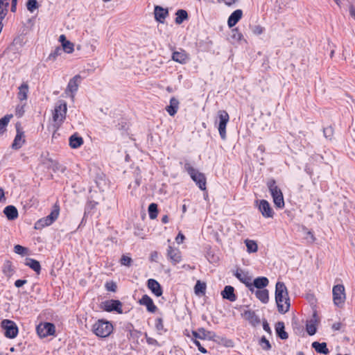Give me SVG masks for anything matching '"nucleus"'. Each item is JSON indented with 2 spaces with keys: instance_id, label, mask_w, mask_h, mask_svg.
Masks as SVG:
<instances>
[{
  "instance_id": "nucleus-1",
  "label": "nucleus",
  "mask_w": 355,
  "mask_h": 355,
  "mask_svg": "<svg viewBox=\"0 0 355 355\" xmlns=\"http://www.w3.org/2000/svg\"><path fill=\"white\" fill-rule=\"evenodd\" d=\"M275 301L278 311L286 313L290 308V298L284 283L278 282L275 286Z\"/></svg>"
},
{
  "instance_id": "nucleus-2",
  "label": "nucleus",
  "mask_w": 355,
  "mask_h": 355,
  "mask_svg": "<svg viewBox=\"0 0 355 355\" xmlns=\"http://www.w3.org/2000/svg\"><path fill=\"white\" fill-rule=\"evenodd\" d=\"M67 111V103L64 101L58 102L53 112V125L58 129L64 122Z\"/></svg>"
},
{
  "instance_id": "nucleus-3",
  "label": "nucleus",
  "mask_w": 355,
  "mask_h": 355,
  "mask_svg": "<svg viewBox=\"0 0 355 355\" xmlns=\"http://www.w3.org/2000/svg\"><path fill=\"white\" fill-rule=\"evenodd\" d=\"M93 332L98 337L105 338L112 332V324L103 320H98L92 327Z\"/></svg>"
},
{
  "instance_id": "nucleus-4",
  "label": "nucleus",
  "mask_w": 355,
  "mask_h": 355,
  "mask_svg": "<svg viewBox=\"0 0 355 355\" xmlns=\"http://www.w3.org/2000/svg\"><path fill=\"white\" fill-rule=\"evenodd\" d=\"M184 169L201 190L206 189V178L203 173L196 170L189 163H185Z\"/></svg>"
},
{
  "instance_id": "nucleus-5",
  "label": "nucleus",
  "mask_w": 355,
  "mask_h": 355,
  "mask_svg": "<svg viewBox=\"0 0 355 355\" xmlns=\"http://www.w3.org/2000/svg\"><path fill=\"white\" fill-rule=\"evenodd\" d=\"M60 212V207L58 205H55L53 209L49 215L38 220L35 224V229L41 230L46 226L51 225L58 217Z\"/></svg>"
},
{
  "instance_id": "nucleus-6",
  "label": "nucleus",
  "mask_w": 355,
  "mask_h": 355,
  "mask_svg": "<svg viewBox=\"0 0 355 355\" xmlns=\"http://www.w3.org/2000/svg\"><path fill=\"white\" fill-rule=\"evenodd\" d=\"M268 187L273 198L275 206L282 208L284 206V200L282 191L276 185L275 181L272 180L268 182Z\"/></svg>"
},
{
  "instance_id": "nucleus-7",
  "label": "nucleus",
  "mask_w": 355,
  "mask_h": 355,
  "mask_svg": "<svg viewBox=\"0 0 355 355\" xmlns=\"http://www.w3.org/2000/svg\"><path fill=\"white\" fill-rule=\"evenodd\" d=\"M332 294L334 304L338 307H342L346 299L344 286L343 284L335 285L332 289Z\"/></svg>"
},
{
  "instance_id": "nucleus-8",
  "label": "nucleus",
  "mask_w": 355,
  "mask_h": 355,
  "mask_svg": "<svg viewBox=\"0 0 355 355\" xmlns=\"http://www.w3.org/2000/svg\"><path fill=\"white\" fill-rule=\"evenodd\" d=\"M1 327L5 330L4 335L9 338H14L17 336L18 327L12 320H3L1 322Z\"/></svg>"
},
{
  "instance_id": "nucleus-9",
  "label": "nucleus",
  "mask_w": 355,
  "mask_h": 355,
  "mask_svg": "<svg viewBox=\"0 0 355 355\" xmlns=\"http://www.w3.org/2000/svg\"><path fill=\"white\" fill-rule=\"evenodd\" d=\"M38 336L41 338H45L49 336L54 335L55 332V325L50 322L41 323L36 328Z\"/></svg>"
},
{
  "instance_id": "nucleus-10",
  "label": "nucleus",
  "mask_w": 355,
  "mask_h": 355,
  "mask_svg": "<svg viewBox=\"0 0 355 355\" xmlns=\"http://www.w3.org/2000/svg\"><path fill=\"white\" fill-rule=\"evenodd\" d=\"M218 115L220 119L218 132L221 138L225 139L226 138V125L230 119L229 114L225 110H219Z\"/></svg>"
},
{
  "instance_id": "nucleus-11",
  "label": "nucleus",
  "mask_w": 355,
  "mask_h": 355,
  "mask_svg": "<svg viewBox=\"0 0 355 355\" xmlns=\"http://www.w3.org/2000/svg\"><path fill=\"white\" fill-rule=\"evenodd\" d=\"M167 257L172 264L175 265L182 260L181 252L178 248L168 246L167 249Z\"/></svg>"
},
{
  "instance_id": "nucleus-12",
  "label": "nucleus",
  "mask_w": 355,
  "mask_h": 355,
  "mask_svg": "<svg viewBox=\"0 0 355 355\" xmlns=\"http://www.w3.org/2000/svg\"><path fill=\"white\" fill-rule=\"evenodd\" d=\"M104 309L106 311H116L119 313H122V304L119 300H108L103 303Z\"/></svg>"
},
{
  "instance_id": "nucleus-13",
  "label": "nucleus",
  "mask_w": 355,
  "mask_h": 355,
  "mask_svg": "<svg viewBox=\"0 0 355 355\" xmlns=\"http://www.w3.org/2000/svg\"><path fill=\"white\" fill-rule=\"evenodd\" d=\"M259 209L262 216L265 218H272L273 216V211L269 202L266 200H261L260 201Z\"/></svg>"
},
{
  "instance_id": "nucleus-14",
  "label": "nucleus",
  "mask_w": 355,
  "mask_h": 355,
  "mask_svg": "<svg viewBox=\"0 0 355 355\" xmlns=\"http://www.w3.org/2000/svg\"><path fill=\"white\" fill-rule=\"evenodd\" d=\"M189 59V54L183 49L174 51L172 54V60L180 64H185Z\"/></svg>"
},
{
  "instance_id": "nucleus-15",
  "label": "nucleus",
  "mask_w": 355,
  "mask_h": 355,
  "mask_svg": "<svg viewBox=\"0 0 355 355\" xmlns=\"http://www.w3.org/2000/svg\"><path fill=\"white\" fill-rule=\"evenodd\" d=\"M192 335L194 338H199L201 340H205L207 338L211 340V339H213L214 336H215L213 332L207 331L205 329H204L202 327L199 328L198 329V331H192Z\"/></svg>"
},
{
  "instance_id": "nucleus-16",
  "label": "nucleus",
  "mask_w": 355,
  "mask_h": 355,
  "mask_svg": "<svg viewBox=\"0 0 355 355\" xmlns=\"http://www.w3.org/2000/svg\"><path fill=\"white\" fill-rule=\"evenodd\" d=\"M139 302L141 305L145 306L148 311L150 313H154L157 310V306L154 304L153 300L147 295H143Z\"/></svg>"
},
{
  "instance_id": "nucleus-17",
  "label": "nucleus",
  "mask_w": 355,
  "mask_h": 355,
  "mask_svg": "<svg viewBox=\"0 0 355 355\" xmlns=\"http://www.w3.org/2000/svg\"><path fill=\"white\" fill-rule=\"evenodd\" d=\"M154 14L155 19L160 23H163L168 15V11L167 9H165L162 6H155Z\"/></svg>"
},
{
  "instance_id": "nucleus-18",
  "label": "nucleus",
  "mask_w": 355,
  "mask_h": 355,
  "mask_svg": "<svg viewBox=\"0 0 355 355\" xmlns=\"http://www.w3.org/2000/svg\"><path fill=\"white\" fill-rule=\"evenodd\" d=\"M148 288L157 297L162 295V289L160 284L154 279H150L148 280Z\"/></svg>"
},
{
  "instance_id": "nucleus-19",
  "label": "nucleus",
  "mask_w": 355,
  "mask_h": 355,
  "mask_svg": "<svg viewBox=\"0 0 355 355\" xmlns=\"http://www.w3.org/2000/svg\"><path fill=\"white\" fill-rule=\"evenodd\" d=\"M25 142L24 135L22 131H20L19 128H17V135L12 144L13 149H19Z\"/></svg>"
},
{
  "instance_id": "nucleus-20",
  "label": "nucleus",
  "mask_w": 355,
  "mask_h": 355,
  "mask_svg": "<svg viewBox=\"0 0 355 355\" xmlns=\"http://www.w3.org/2000/svg\"><path fill=\"white\" fill-rule=\"evenodd\" d=\"M243 15V12L241 10H236L234 11L231 15L229 17L227 24L230 28L234 26L238 21L241 19Z\"/></svg>"
},
{
  "instance_id": "nucleus-21",
  "label": "nucleus",
  "mask_w": 355,
  "mask_h": 355,
  "mask_svg": "<svg viewBox=\"0 0 355 355\" xmlns=\"http://www.w3.org/2000/svg\"><path fill=\"white\" fill-rule=\"evenodd\" d=\"M221 295L224 299H227L230 302H234L236 299L234 294V288L232 286H226Z\"/></svg>"
},
{
  "instance_id": "nucleus-22",
  "label": "nucleus",
  "mask_w": 355,
  "mask_h": 355,
  "mask_svg": "<svg viewBox=\"0 0 355 355\" xmlns=\"http://www.w3.org/2000/svg\"><path fill=\"white\" fill-rule=\"evenodd\" d=\"M69 146L75 149L83 145V139L78 133H74L69 137Z\"/></svg>"
},
{
  "instance_id": "nucleus-23",
  "label": "nucleus",
  "mask_w": 355,
  "mask_h": 355,
  "mask_svg": "<svg viewBox=\"0 0 355 355\" xmlns=\"http://www.w3.org/2000/svg\"><path fill=\"white\" fill-rule=\"evenodd\" d=\"M3 213L10 220H13L18 217V211L13 205H8L3 210Z\"/></svg>"
},
{
  "instance_id": "nucleus-24",
  "label": "nucleus",
  "mask_w": 355,
  "mask_h": 355,
  "mask_svg": "<svg viewBox=\"0 0 355 355\" xmlns=\"http://www.w3.org/2000/svg\"><path fill=\"white\" fill-rule=\"evenodd\" d=\"M245 318L249 321L252 326H257L260 323L258 315L252 311H246L244 313Z\"/></svg>"
},
{
  "instance_id": "nucleus-25",
  "label": "nucleus",
  "mask_w": 355,
  "mask_h": 355,
  "mask_svg": "<svg viewBox=\"0 0 355 355\" xmlns=\"http://www.w3.org/2000/svg\"><path fill=\"white\" fill-rule=\"evenodd\" d=\"M235 276L252 291H254V288H252V284L251 283V278L248 277L246 274L243 272H236Z\"/></svg>"
},
{
  "instance_id": "nucleus-26",
  "label": "nucleus",
  "mask_w": 355,
  "mask_h": 355,
  "mask_svg": "<svg viewBox=\"0 0 355 355\" xmlns=\"http://www.w3.org/2000/svg\"><path fill=\"white\" fill-rule=\"evenodd\" d=\"M179 101L175 97H173L170 100V105L166 107V111L170 116H174L178 110Z\"/></svg>"
},
{
  "instance_id": "nucleus-27",
  "label": "nucleus",
  "mask_w": 355,
  "mask_h": 355,
  "mask_svg": "<svg viewBox=\"0 0 355 355\" xmlns=\"http://www.w3.org/2000/svg\"><path fill=\"white\" fill-rule=\"evenodd\" d=\"M25 265L33 269L37 274L40 272L41 266L38 261L31 258H26Z\"/></svg>"
},
{
  "instance_id": "nucleus-28",
  "label": "nucleus",
  "mask_w": 355,
  "mask_h": 355,
  "mask_svg": "<svg viewBox=\"0 0 355 355\" xmlns=\"http://www.w3.org/2000/svg\"><path fill=\"white\" fill-rule=\"evenodd\" d=\"M80 76L77 75L75 76L71 80H70L67 91H69L71 93H74L78 90V83L80 81Z\"/></svg>"
},
{
  "instance_id": "nucleus-29",
  "label": "nucleus",
  "mask_w": 355,
  "mask_h": 355,
  "mask_svg": "<svg viewBox=\"0 0 355 355\" xmlns=\"http://www.w3.org/2000/svg\"><path fill=\"white\" fill-rule=\"evenodd\" d=\"M269 282L268 279L265 277H257L254 279L252 284V288L256 287L259 290L263 289L266 286H268Z\"/></svg>"
},
{
  "instance_id": "nucleus-30",
  "label": "nucleus",
  "mask_w": 355,
  "mask_h": 355,
  "mask_svg": "<svg viewBox=\"0 0 355 355\" xmlns=\"http://www.w3.org/2000/svg\"><path fill=\"white\" fill-rule=\"evenodd\" d=\"M312 347L314 348V349L318 352L323 354H327L329 353V350L327 347V343H318V342H313L312 343Z\"/></svg>"
},
{
  "instance_id": "nucleus-31",
  "label": "nucleus",
  "mask_w": 355,
  "mask_h": 355,
  "mask_svg": "<svg viewBox=\"0 0 355 355\" xmlns=\"http://www.w3.org/2000/svg\"><path fill=\"white\" fill-rule=\"evenodd\" d=\"M256 297L263 303L266 304L269 300V293L267 289H261L255 291Z\"/></svg>"
},
{
  "instance_id": "nucleus-32",
  "label": "nucleus",
  "mask_w": 355,
  "mask_h": 355,
  "mask_svg": "<svg viewBox=\"0 0 355 355\" xmlns=\"http://www.w3.org/2000/svg\"><path fill=\"white\" fill-rule=\"evenodd\" d=\"M284 323L283 322H278L276 324L277 334L282 340H286L288 337V334L284 331Z\"/></svg>"
},
{
  "instance_id": "nucleus-33",
  "label": "nucleus",
  "mask_w": 355,
  "mask_h": 355,
  "mask_svg": "<svg viewBox=\"0 0 355 355\" xmlns=\"http://www.w3.org/2000/svg\"><path fill=\"white\" fill-rule=\"evenodd\" d=\"M2 272L8 278L14 274V268L10 261L7 260L4 262Z\"/></svg>"
},
{
  "instance_id": "nucleus-34",
  "label": "nucleus",
  "mask_w": 355,
  "mask_h": 355,
  "mask_svg": "<svg viewBox=\"0 0 355 355\" xmlns=\"http://www.w3.org/2000/svg\"><path fill=\"white\" fill-rule=\"evenodd\" d=\"M28 92V85L27 83H24L19 87L18 98L20 101H25L27 99V94Z\"/></svg>"
},
{
  "instance_id": "nucleus-35",
  "label": "nucleus",
  "mask_w": 355,
  "mask_h": 355,
  "mask_svg": "<svg viewBox=\"0 0 355 355\" xmlns=\"http://www.w3.org/2000/svg\"><path fill=\"white\" fill-rule=\"evenodd\" d=\"M175 21L177 24H181L184 20L188 19V13L185 10H178L175 13Z\"/></svg>"
},
{
  "instance_id": "nucleus-36",
  "label": "nucleus",
  "mask_w": 355,
  "mask_h": 355,
  "mask_svg": "<svg viewBox=\"0 0 355 355\" xmlns=\"http://www.w3.org/2000/svg\"><path fill=\"white\" fill-rule=\"evenodd\" d=\"M43 164L48 168H52L55 172L60 170V165L58 162L53 160L51 158H46L43 160Z\"/></svg>"
},
{
  "instance_id": "nucleus-37",
  "label": "nucleus",
  "mask_w": 355,
  "mask_h": 355,
  "mask_svg": "<svg viewBox=\"0 0 355 355\" xmlns=\"http://www.w3.org/2000/svg\"><path fill=\"white\" fill-rule=\"evenodd\" d=\"M245 243L247 247V251L248 253H254L257 252L258 245L256 241L250 239H245Z\"/></svg>"
},
{
  "instance_id": "nucleus-38",
  "label": "nucleus",
  "mask_w": 355,
  "mask_h": 355,
  "mask_svg": "<svg viewBox=\"0 0 355 355\" xmlns=\"http://www.w3.org/2000/svg\"><path fill=\"white\" fill-rule=\"evenodd\" d=\"M12 117V114H7L0 119V135L6 131V126Z\"/></svg>"
},
{
  "instance_id": "nucleus-39",
  "label": "nucleus",
  "mask_w": 355,
  "mask_h": 355,
  "mask_svg": "<svg viewBox=\"0 0 355 355\" xmlns=\"http://www.w3.org/2000/svg\"><path fill=\"white\" fill-rule=\"evenodd\" d=\"M195 293L198 295H202L205 294L206 291V284L204 282H201L200 281H197L195 287H194Z\"/></svg>"
},
{
  "instance_id": "nucleus-40",
  "label": "nucleus",
  "mask_w": 355,
  "mask_h": 355,
  "mask_svg": "<svg viewBox=\"0 0 355 355\" xmlns=\"http://www.w3.org/2000/svg\"><path fill=\"white\" fill-rule=\"evenodd\" d=\"M149 217L151 219H155L157 216V205L155 203H151L148 207Z\"/></svg>"
},
{
  "instance_id": "nucleus-41",
  "label": "nucleus",
  "mask_w": 355,
  "mask_h": 355,
  "mask_svg": "<svg viewBox=\"0 0 355 355\" xmlns=\"http://www.w3.org/2000/svg\"><path fill=\"white\" fill-rule=\"evenodd\" d=\"M62 46L63 51L67 53H71L74 50L73 44L68 40L63 42V44H62Z\"/></svg>"
},
{
  "instance_id": "nucleus-42",
  "label": "nucleus",
  "mask_w": 355,
  "mask_h": 355,
  "mask_svg": "<svg viewBox=\"0 0 355 355\" xmlns=\"http://www.w3.org/2000/svg\"><path fill=\"white\" fill-rule=\"evenodd\" d=\"M62 49L57 47L52 53H51L47 58L49 61H55L56 58L61 54Z\"/></svg>"
},
{
  "instance_id": "nucleus-43",
  "label": "nucleus",
  "mask_w": 355,
  "mask_h": 355,
  "mask_svg": "<svg viewBox=\"0 0 355 355\" xmlns=\"http://www.w3.org/2000/svg\"><path fill=\"white\" fill-rule=\"evenodd\" d=\"M26 8L28 11L33 12L38 8V3L36 0H28L26 3Z\"/></svg>"
},
{
  "instance_id": "nucleus-44",
  "label": "nucleus",
  "mask_w": 355,
  "mask_h": 355,
  "mask_svg": "<svg viewBox=\"0 0 355 355\" xmlns=\"http://www.w3.org/2000/svg\"><path fill=\"white\" fill-rule=\"evenodd\" d=\"M232 38L233 40H235L239 42L243 40V36L242 33L239 31L238 28H236L232 29Z\"/></svg>"
},
{
  "instance_id": "nucleus-45",
  "label": "nucleus",
  "mask_w": 355,
  "mask_h": 355,
  "mask_svg": "<svg viewBox=\"0 0 355 355\" xmlns=\"http://www.w3.org/2000/svg\"><path fill=\"white\" fill-rule=\"evenodd\" d=\"M132 262V259L126 255H123L121 258L120 263L121 265L125 266H130Z\"/></svg>"
},
{
  "instance_id": "nucleus-46",
  "label": "nucleus",
  "mask_w": 355,
  "mask_h": 355,
  "mask_svg": "<svg viewBox=\"0 0 355 355\" xmlns=\"http://www.w3.org/2000/svg\"><path fill=\"white\" fill-rule=\"evenodd\" d=\"M14 252L16 254H18L20 255H24L27 252V248H26L25 247H23L20 245H16L14 247Z\"/></svg>"
},
{
  "instance_id": "nucleus-47",
  "label": "nucleus",
  "mask_w": 355,
  "mask_h": 355,
  "mask_svg": "<svg viewBox=\"0 0 355 355\" xmlns=\"http://www.w3.org/2000/svg\"><path fill=\"white\" fill-rule=\"evenodd\" d=\"M260 345L262 346V348L265 350H268L271 348V345L269 341L264 336L261 338L260 340Z\"/></svg>"
},
{
  "instance_id": "nucleus-48",
  "label": "nucleus",
  "mask_w": 355,
  "mask_h": 355,
  "mask_svg": "<svg viewBox=\"0 0 355 355\" xmlns=\"http://www.w3.org/2000/svg\"><path fill=\"white\" fill-rule=\"evenodd\" d=\"M306 331L310 336H313L316 333V327L314 324H306Z\"/></svg>"
},
{
  "instance_id": "nucleus-49",
  "label": "nucleus",
  "mask_w": 355,
  "mask_h": 355,
  "mask_svg": "<svg viewBox=\"0 0 355 355\" xmlns=\"http://www.w3.org/2000/svg\"><path fill=\"white\" fill-rule=\"evenodd\" d=\"M24 105H18L17 106L15 110V115L19 117H21L24 114Z\"/></svg>"
},
{
  "instance_id": "nucleus-50",
  "label": "nucleus",
  "mask_w": 355,
  "mask_h": 355,
  "mask_svg": "<svg viewBox=\"0 0 355 355\" xmlns=\"http://www.w3.org/2000/svg\"><path fill=\"white\" fill-rule=\"evenodd\" d=\"M252 33L257 35H261L263 32V28L259 25L252 27Z\"/></svg>"
},
{
  "instance_id": "nucleus-51",
  "label": "nucleus",
  "mask_w": 355,
  "mask_h": 355,
  "mask_svg": "<svg viewBox=\"0 0 355 355\" xmlns=\"http://www.w3.org/2000/svg\"><path fill=\"white\" fill-rule=\"evenodd\" d=\"M155 326H156V329H157L158 331L163 330V329H164V324H163V321H162V318H157V319L156 320V324H155Z\"/></svg>"
},
{
  "instance_id": "nucleus-52",
  "label": "nucleus",
  "mask_w": 355,
  "mask_h": 355,
  "mask_svg": "<svg viewBox=\"0 0 355 355\" xmlns=\"http://www.w3.org/2000/svg\"><path fill=\"white\" fill-rule=\"evenodd\" d=\"M145 337L146 338V342L148 343V344L153 345H158L157 340H155L153 338L148 337L146 334H145Z\"/></svg>"
},
{
  "instance_id": "nucleus-53",
  "label": "nucleus",
  "mask_w": 355,
  "mask_h": 355,
  "mask_svg": "<svg viewBox=\"0 0 355 355\" xmlns=\"http://www.w3.org/2000/svg\"><path fill=\"white\" fill-rule=\"evenodd\" d=\"M194 344L198 347V350L202 352V353H206L207 352V350L205 347H203L201 345H200V343L197 340H195L193 341Z\"/></svg>"
},
{
  "instance_id": "nucleus-54",
  "label": "nucleus",
  "mask_w": 355,
  "mask_h": 355,
  "mask_svg": "<svg viewBox=\"0 0 355 355\" xmlns=\"http://www.w3.org/2000/svg\"><path fill=\"white\" fill-rule=\"evenodd\" d=\"M184 236L182 233H179L175 238V241L178 243H182L184 239Z\"/></svg>"
},
{
  "instance_id": "nucleus-55",
  "label": "nucleus",
  "mask_w": 355,
  "mask_h": 355,
  "mask_svg": "<svg viewBox=\"0 0 355 355\" xmlns=\"http://www.w3.org/2000/svg\"><path fill=\"white\" fill-rule=\"evenodd\" d=\"M26 283V280L18 279L15 282V286L17 288L21 287Z\"/></svg>"
},
{
  "instance_id": "nucleus-56",
  "label": "nucleus",
  "mask_w": 355,
  "mask_h": 355,
  "mask_svg": "<svg viewBox=\"0 0 355 355\" xmlns=\"http://www.w3.org/2000/svg\"><path fill=\"white\" fill-rule=\"evenodd\" d=\"M331 133H332V129L331 127L324 129V134L326 137H330Z\"/></svg>"
},
{
  "instance_id": "nucleus-57",
  "label": "nucleus",
  "mask_w": 355,
  "mask_h": 355,
  "mask_svg": "<svg viewBox=\"0 0 355 355\" xmlns=\"http://www.w3.org/2000/svg\"><path fill=\"white\" fill-rule=\"evenodd\" d=\"M263 328L266 332L271 334V329L269 327L268 323L266 321H264L263 322Z\"/></svg>"
},
{
  "instance_id": "nucleus-58",
  "label": "nucleus",
  "mask_w": 355,
  "mask_h": 355,
  "mask_svg": "<svg viewBox=\"0 0 355 355\" xmlns=\"http://www.w3.org/2000/svg\"><path fill=\"white\" fill-rule=\"evenodd\" d=\"M349 11L350 16L355 19V7L351 6Z\"/></svg>"
},
{
  "instance_id": "nucleus-59",
  "label": "nucleus",
  "mask_w": 355,
  "mask_h": 355,
  "mask_svg": "<svg viewBox=\"0 0 355 355\" xmlns=\"http://www.w3.org/2000/svg\"><path fill=\"white\" fill-rule=\"evenodd\" d=\"M157 257H158V252L157 251H154L151 253L150 259L152 261H156Z\"/></svg>"
},
{
  "instance_id": "nucleus-60",
  "label": "nucleus",
  "mask_w": 355,
  "mask_h": 355,
  "mask_svg": "<svg viewBox=\"0 0 355 355\" xmlns=\"http://www.w3.org/2000/svg\"><path fill=\"white\" fill-rule=\"evenodd\" d=\"M340 327H341V324L339 323V322H337V323H334L333 325H332V328L334 329V330H339L340 329Z\"/></svg>"
},
{
  "instance_id": "nucleus-61",
  "label": "nucleus",
  "mask_w": 355,
  "mask_h": 355,
  "mask_svg": "<svg viewBox=\"0 0 355 355\" xmlns=\"http://www.w3.org/2000/svg\"><path fill=\"white\" fill-rule=\"evenodd\" d=\"M139 185H140V179L139 178H136V180L135 181V185L130 184V187H137Z\"/></svg>"
},
{
  "instance_id": "nucleus-62",
  "label": "nucleus",
  "mask_w": 355,
  "mask_h": 355,
  "mask_svg": "<svg viewBox=\"0 0 355 355\" xmlns=\"http://www.w3.org/2000/svg\"><path fill=\"white\" fill-rule=\"evenodd\" d=\"M59 41L62 42V44H63V42H64L65 41H67L66 40V37L64 35H61L59 37Z\"/></svg>"
},
{
  "instance_id": "nucleus-63",
  "label": "nucleus",
  "mask_w": 355,
  "mask_h": 355,
  "mask_svg": "<svg viewBox=\"0 0 355 355\" xmlns=\"http://www.w3.org/2000/svg\"><path fill=\"white\" fill-rule=\"evenodd\" d=\"M162 223H168V216H167L166 215H164V216L162 218Z\"/></svg>"
},
{
  "instance_id": "nucleus-64",
  "label": "nucleus",
  "mask_w": 355,
  "mask_h": 355,
  "mask_svg": "<svg viewBox=\"0 0 355 355\" xmlns=\"http://www.w3.org/2000/svg\"><path fill=\"white\" fill-rule=\"evenodd\" d=\"M351 136L352 139L355 141V128L352 130V132H351Z\"/></svg>"
}]
</instances>
